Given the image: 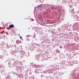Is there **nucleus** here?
<instances>
[{
    "instance_id": "39448f33",
    "label": "nucleus",
    "mask_w": 79,
    "mask_h": 79,
    "mask_svg": "<svg viewBox=\"0 0 79 79\" xmlns=\"http://www.w3.org/2000/svg\"><path fill=\"white\" fill-rule=\"evenodd\" d=\"M58 52V53H60V51L59 50H57V52Z\"/></svg>"
},
{
    "instance_id": "f03ea898",
    "label": "nucleus",
    "mask_w": 79,
    "mask_h": 79,
    "mask_svg": "<svg viewBox=\"0 0 79 79\" xmlns=\"http://www.w3.org/2000/svg\"><path fill=\"white\" fill-rule=\"evenodd\" d=\"M42 4H41V5L38 6H37V8H40V7H42Z\"/></svg>"
},
{
    "instance_id": "f257e3e1",
    "label": "nucleus",
    "mask_w": 79,
    "mask_h": 79,
    "mask_svg": "<svg viewBox=\"0 0 79 79\" xmlns=\"http://www.w3.org/2000/svg\"><path fill=\"white\" fill-rule=\"evenodd\" d=\"M9 28H13V27H14V25L13 24L10 25L9 26Z\"/></svg>"
},
{
    "instance_id": "423d86ee",
    "label": "nucleus",
    "mask_w": 79,
    "mask_h": 79,
    "mask_svg": "<svg viewBox=\"0 0 79 79\" xmlns=\"http://www.w3.org/2000/svg\"><path fill=\"white\" fill-rule=\"evenodd\" d=\"M20 38L21 39H22V37L21 36Z\"/></svg>"
},
{
    "instance_id": "6e6552de",
    "label": "nucleus",
    "mask_w": 79,
    "mask_h": 79,
    "mask_svg": "<svg viewBox=\"0 0 79 79\" xmlns=\"http://www.w3.org/2000/svg\"><path fill=\"white\" fill-rule=\"evenodd\" d=\"M78 76H79V75H78Z\"/></svg>"
},
{
    "instance_id": "7ed1b4c3",
    "label": "nucleus",
    "mask_w": 79,
    "mask_h": 79,
    "mask_svg": "<svg viewBox=\"0 0 79 79\" xmlns=\"http://www.w3.org/2000/svg\"><path fill=\"white\" fill-rule=\"evenodd\" d=\"M41 3H43L44 0H40Z\"/></svg>"
},
{
    "instance_id": "20e7f679",
    "label": "nucleus",
    "mask_w": 79,
    "mask_h": 79,
    "mask_svg": "<svg viewBox=\"0 0 79 79\" xmlns=\"http://www.w3.org/2000/svg\"><path fill=\"white\" fill-rule=\"evenodd\" d=\"M26 37H30V35H27L26 36Z\"/></svg>"
},
{
    "instance_id": "0eeeda50",
    "label": "nucleus",
    "mask_w": 79,
    "mask_h": 79,
    "mask_svg": "<svg viewBox=\"0 0 79 79\" xmlns=\"http://www.w3.org/2000/svg\"><path fill=\"white\" fill-rule=\"evenodd\" d=\"M51 8H53V7H52Z\"/></svg>"
}]
</instances>
